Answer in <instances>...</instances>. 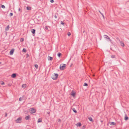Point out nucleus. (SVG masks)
Segmentation results:
<instances>
[{
  "mask_svg": "<svg viewBox=\"0 0 129 129\" xmlns=\"http://www.w3.org/2000/svg\"><path fill=\"white\" fill-rule=\"evenodd\" d=\"M77 126H80L81 125V123L80 122L77 123Z\"/></svg>",
  "mask_w": 129,
  "mask_h": 129,
  "instance_id": "nucleus-18",
  "label": "nucleus"
},
{
  "mask_svg": "<svg viewBox=\"0 0 129 129\" xmlns=\"http://www.w3.org/2000/svg\"><path fill=\"white\" fill-rule=\"evenodd\" d=\"M0 83L2 85H4L5 84L4 82L3 81H1Z\"/></svg>",
  "mask_w": 129,
  "mask_h": 129,
  "instance_id": "nucleus-26",
  "label": "nucleus"
},
{
  "mask_svg": "<svg viewBox=\"0 0 129 129\" xmlns=\"http://www.w3.org/2000/svg\"><path fill=\"white\" fill-rule=\"evenodd\" d=\"M50 2L51 3H53L54 2L53 0H50Z\"/></svg>",
  "mask_w": 129,
  "mask_h": 129,
  "instance_id": "nucleus-36",
  "label": "nucleus"
},
{
  "mask_svg": "<svg viewBox=\"0 0 129 129\" xmlns=\"http://www.w3.org/2000/svg\"><path fill=\"white\" fill-rule=\"evenodd\" d=\"M24 39L23 38H21L20 39V41L21 42H23L24 41Z\"/></svg>",
  "mask_w": 129,
  "mask_h": 129,
  "instance_id": "nucleus-33",
  "label": "nucleus"
},
{
  "mask_svg": "<svg viewBox=\"0 0 129 129\" xmlns=\"http://www.w3.org/2000/svg\"><path fill=\"white\" fill-rule=\"evenodd\" d=\"M0 93H1V92H0Z\"/></svg>",
  "mask_w": 129,
  "mask_h": 129,
  "instance_id": "nucleus-47",
  "label": "nucleus"
},
{
  "mask_svg": "<svg viewBox=\"0 0 129 129\" xmlns=\"http://www.w3.org/2000/svg\"><path fill=\"white\" fill-rule=\"evenodd\" d=\"M111 57L113 58H115V55H112L111 56Z\"/></svg>",
  "mask_w": 129,
  "mask_h": 129,
  "instance_id": "nucleus-30",
  "label": "nucleus"
},
{
  "mask_svg": "<svg viewBox=\"0 0 129 129\" xmlns=\"http://www.w3.org/2000/svg\"><path fill=\"white\" fill-rule=\"evenodd\" d=\"M37 122L38 123L41 122H42V119L41 118H39Z\"/></svg>",
  "mask_w": 129,
  "mask_h": 129,
  "instance_id": "nucleus-16",
  "label": "nucleus"
},
{
  "mask_svg": "<svg viewBox=\"0 0 129 129\" xmlns=\"http://www.w3.org/2000/svg\"><path fill=\"white\" fill-rule=\"evenodd\" d=\"M61 55V53L60 52H59L57 54V56L58 57H60Z\"/></svg>",
  "mask_w": 129,
  "mask_h": 129,
  "instance_id": "nucleus-24",
  "label": "nucleus"
},
{
  "mask_svg": "<svg viewBox=\"0 0 129 129\" xmlns=\"http://www.w3.org/2000/svg\"><path fill=\"white\" fill-rule=\"evenodd\" d=\"M54 17L55 18H57V16L56 15H55L54 16Z\"/></svg>",
  "mask_w": 129,
  "mask_h": 129,
  "instance_id": "nucleus-39",
  "label": "nucleus"
},
{
  "mask_svg": "<svg viewBox=\"0 0 129 129\" xmlns=\"http://www.w3.org/2000/svg\"><path fill=\"white\" fill-rule=\"evenodd\" d=\"M16 76V73L13 74L11 75V77L13 78H15Z\"/></svg>",
  "mask_w": 129,
  "mask_h": 129,
  "instance_id": "nucleus-9",
  "label": "nucleus"
},
{
  "mask_svg": "<svg viewBox=\"0 0 129 129\" xmlns=\"http://www.w3.org/2000/svg\"><path fill=\"white\" fill-rule=\"evenodd\" d=\"M30 31L33 34V36H35V33L36 30L34 29H31L30 30Z\"/></svg>",
  "mask_w": 129,
  "mask_h": 129,
  "instance_id": "nucleus-7",
  "label": "nucleus"
},
{
  "mask_svg": "<svg viewBox=\"0 0 129 129\" xmlns=\"http://www.w3.org/2000/svg\"><path fill=\"white\" fill-rule=\"evenodd\" d=\"M8 85L9 86H11V84H8Z\"/></svg>",
  "mask_w": 129,
  "mask_h": 129,
  "instance_id": "nucleus-40",
  "label": "nucleus"
},
{
  "mask_svg": "<svg viewBox=\"0 0 129 129\" xmlns=\"http://www.w3.org/2000/svg\"><path fill=\"white\" fill-rule=\"evenodd\" d=\"M75 92H74L73 91H72L71 93V95H72L73 97H74L75 96Z\"/></svg>",
  "mask_w": 129,
  "mask_h": 129,
  "instance_id": "nucleus-10",
  "label": "nucleus"
},
{
  "mask_svg": "<svg viewBox=\"0 0 129 129\" xmlns=\"http://www.w3.org/2000/svg\"><path fill=\"white\" fill-rule=\"evenodd\" d=\"M120 43L121 45V46L122 47H124V44L123 42H120Z\"/></svg>",
  "mask_w": 129,
  "mask_h": 129,
  "instance_id": "nucleus-14",
  "label": "nucleus"
},
{
  "mask_svg": "<svg viewBox=\"0 0 129 129\" xmlns=\"http://www.w3.org/2000/svg\"><path fill=\"white\" fill-rule=\"evenodd\" d=\"M22 52H26V50L25 48H23V49L22 50Z\"/></svg>",
  "mask_w": 129,
  "mask_h": 129,
  "instance_id": "nucleus-25",
  "label": "nucleus"
},
{
  "mask_svg": "<svg viewBox=\"0 0 129 129\" xmlns=\"http://www.w3.org/2000/svg\"><path fill=\"white\" fill-rule=\"evenodd\" d=\"M30 117L29 115L26 116L25 117V119L26 120H28L29 118H30Z\"/></svg>",
  "mask_w": 129,
  "mask_h": 129,
  "instance_id": "nucleus-12",
  "label": "nucleus"
},
{
  "mask_svg": "<svg viewBox=\"0 0 129 129\" xmlns=\"http://www.w3.org/2000/svg\"><path fill=\"white\" fill-rule=\"evenodd\" d=\"M99 12L101 14V15H102L103 18H104V15L102 13L100 10H99Z\"/></svg>",
  "mask_w": 129,
  "mask_h": 129,
  "instance_id": "nucleus-23",
  "label": "nucleus"
},
{
  "mask_svg": "<svg viewBox=\"0 0 129 129\" xmlns=\"http://www.w3.org/2000/svg\"><path fill=\"white\" fill-rule=\"evenodd\" d=\"M101 122H103V121H101Z\"/></svg>",
  "mask_w": 129,
  "mask_h": 129,
  "instance_id": "nucleus-44",
  "label": "nucleus"
},
{
  "mask_svg": "<svg viewBox=\"0 0 129 129\" xmlns=\"http://www.w3.org/2000/svg\"><path fill=\"white\" fill-rule=\"evenodd\" d=\"M104 37L105 39L108 41H109L110 42H111V40L110 39V37H109L108 36L105 35L104 36Z\"/></svg>",
  "mask_w": 129,
  "mask_h": 129,
  "instance_id": "nucleus-5",
  "label": "nucleus"
},
{
  "mask_svg": "<svg viewBox=\"0 0 129 129\" xmlns=\"http://www.w3.org/2000/svg\"><path fill=\"white\" fill-rule=\"evenodd\" d=\"M7 113H5V117H6L7 115Z\"/></svg>",
  "mask_w": 129,
  "mask_h": 129,
  "instance_id": "nucleus-37",
  "label": "nucleus"
},
{
  "mask_svg": "<svg viewBox=\"0 0 129 129\" xmlns=\"http://www.w3.org/2000/svg\"><path fill=\"white\" fill-rule=\"evenodd\" d=\"M72 110L75 113H77V111L75 110V108H72Z\"/></svg>",
  "mask_w": 129,
  "mask_h": 129,
  "instance_id": "nucleus-17",
  "label": "nucleus"
},
{
  "mask_svg": "<svg viewBox=\"0 0 129 129\" xmlns=\"http://www.w3.org/2000/svg\"><path fill=\"white\" fill-rule=\"evenodd\" d=\"M2 62H0V64H1Z\"/></svg>",
  "mask_w": 129,
  "mask_h": 129,
  "instance_id": "nucleus-46",
  "label": "nucleus"
},
{
  "mask_svg": "<svg viewBox=\"0 0 129 129\" xmlns=\"http://www.w3.org/2000/svg\"><path fill=\"white\" fill-rule=\"evenodd\" d=\"M88 119L89 120L93 122V120H92V119L91 117H89L88 118Z\"/></svg>",
  "mask_w": 129,
  "mask_h": 129,
  "instance_id": "nucleus-19",
  "label": "nucleus"
},
{
  "mask_svg": "<svg viewBox=\"0 0 129 129\" xmlns=\"http://www.w3.org/2000/svg\"><path fill=\"white\" fill-rule=\"evenodd\" d=\"M22 98L21 97H20L19 99V101H21L22 100Z\"/></svg>",
  "mask_w": 129,
  "mask_h": 129,
  "instance_id": "nucleus-35",
  "label": "nucleus"
},
{
  "mask_svg": "<svg viewBox=\"0 0 129 129\" xmlns=\"http://www.w3.org/2000/svg\"><path fill=\"white\" fill-rule=\"evenodd\" d=\"M29 111L30 113L33 114L36 112V110L34 108H30Z\"/></svg>",
  "mask_w": 129,
  "mask_h": 129,
  "instance_id": "nucleus-4",
  "label": "nucleus"
},
{
  "mask_svg": "<svg viewBox=\"0 0 129 129\" xmlns=\"http://www.w3.org/2000/svg\"><path fill=\"white\" fill-rule=\"evenodd\" d=\"M58 120H59V121H61V120L60 119H58Z\"/></svg>",
  "mask_w": 129,
  "mask_h": 129,
  "instance_id": "nucleus-42",
  "label": "nucleus"
},
{
  "mask_svg": "<svg viewBox=\"0 0 129 129\" xmlns=\"http://www.w3.org/2000/svg\"><path fill=\"white\" fill-rule=\"evenodd\" d=\"M48 24L46 22H45L43 23V27L45 30H48Z\"/></svg>",
  "mask_w": 129,
  "mask_h": 129,
  "instance_id": "nucleus-3",
  "label": "nucleus"
},
{
  "mask_svg": "<svg viewBox=\"0 0 129 129\" xmlns=\"http://www.w3.org/2000/svg\"><path fill=\"white\" fill-rule=\"evenodd\" d=\"M128 119V117L126 115H125V116L124 118V120H127Z\"/></svg>",
  "mask_w": 129,
  "mask_h": 129,
  "instance_id": "nucleus-21",
  "label": "nucleus"
},
{
  "mask_svg": "<svg viewBox=\"0 0 129 129\" xmlns=\"http://www.w3.org/2000/svg\"><path fill=\"white\" fill-rule=\"evenodd\" d=\"M83 85L84 86H88V85L86 83H85Z\"/></svg>",
  "mask_w": 129,
  "mask_h": 129,
  "instance_id": "nucleus-28",
  "label": "nucleus"
},
{
  "mask_svg": "<svg viewBox=\"0 0 129 129\" xmlns=\"http://www.w3.org/2000/svg\"><path fill=\"white\" fill-rule=\"evenodd\" d=\"M1 7L3 8H5V6L4 5H1Z\"/></svg>",
  "mask_w": 129,
  "mask_h": 129,
  "instance_id": "nucleus-32",
  "label": "nucleus"
},
{
  "mask_svg": "<svg viewBox=\"0 0 129 129\" xmlns=\"http://www.w3.org/2000/svg\"><path fill=\"white\" fill-rule=\"evenodd\" d=\"M67 35L69 36L71 35L70 33V32H68L67 33Z\"/></svg>",
  "mask_w": 129,
  "mask_h": 129,
  "instance_id": "nucleus-31",
  "label": "nucleus"
},
{
  "mask_svg": "<svg viewBox=\"0 0 129 129\" xmlns=\"http://www.w3.org/2000/svg\"><path fill=\"white\" fill-rule=\"evenodd\" d=\"M13 15V14L12 13H11L9 14V16H12Z\"/></svg>",
  "mask_w": 129,
  "mask_h": 129,
  "instance_id": "nucleus-34",
  "label": "nucleus"
},
{
  "mask_svg": "<svg viewBox=\"0 0 129 129\" xmlns=\"http://www.w3.org/2000/svg\"><path fill=\"white\" fill-rule=\"evenodd\" d=\"M85 126L84 125H83L82 127V128L84 129V127H85Z\"/></svg>",
  "mask_w": 129,
  "mask_h": 129,
  "instance_id": "nucleus-41",
  "label": "nucleus"
},
{
  "mask_svg": "<svg viewBox=\"0 0 129 129\" xmlns=\"http://www.w3.org/2000/svg\"><path fill=\"white\" fill-rule=\"evenodd\" d=\"M35 67L36 68V69H38V66L37 64H36L35 65Z\"/></svg>",
  "mask_w": 129,
  "mask_h": 129,
  "instance_id": "nucleus-27",
  "label": "nucleus"
},
{
  "mask_svg": "<svg viewBox=\"0 0 129 129\" xmlns=\"http://www.w3.org/2000/svg\"><path fill=\"white\" fill-rule=\"evenodd\" d=\"M85 33H86V32L85 31V30H84L83 32V33L84 34V36H85Z\"/></svg>",
  "mask_w": 129,
  "mask_h": 129,
  "instance_id": "nucleus-38",
  "label": "nucleus"
},
{
  "mask_svg": "<svg viewBox=\"0 0 129 129\" xmlns=\"http://www.w3.org/2000/svg\"><path fill=\"white\" fill-rule=\"evenodd\" d=\"M20 8H19V9H18V10L19 11H20Z\"/></svg>",
  "mask_w": 129,
  "mask_h": 129,
  "instance_id": "nucleus-43",
  "label": "nucleus"
},
{
  "mask_svg": "<svg viewBox=\"0 0 129 129\" xmlns=\"http://www.w3.org/2000/svg\"><path fill=\"white\" fill-rule=\"evenodd\" d=\"M26 9L27 10H30L31 9V7L29 6H27L26 7Z\"/></svg>",
  "mask_w": 129,
  "mask_h": 129,
  "instance_id": "nucleus-13",
  "label": "nucleus"
},
{
  "mask_svg": "<svg viewBox=\"0 0 129 129\" xmlns=\"http://www.w3.org/2000/svg\"><path fill=\"white\" fill-rule=\"evenodd\" d=\"M14 49L13 48L10 51V54L11 55H12L14 52Z\"/></svg>",
  "mask_w": 129,
  "mask_h": 129,
  "instance_id": "nucleus-8",
  "label": "nucleus"
},
{
  "mask_svg": "<svg viewBox=\"0 0 129 129\" xmlns=\"http://www.w3.org/2000/svg\"><path fill=\"white\" fill-rule=\"evenodd\" d=\"M26 86V84H23L22 85V88H25Z\"/></svg>",
  "mask_w": 129,
  "mask_h": 129,
  "instance_id": "nucleus-22",
  "label": "nucleus"
},
{
  "mask_svg": "<svg viewBox=\"0 0 129 129\" xmlns=\"http://www.w3.org/2000/svg\"><path fill=\"white\" fill-rule=\"evenodd\" d=\"M58 74H57L54 73L52 76V78L54 80H56L58 76Z\"/></svg>",
  "mask_w": 129,
  "mask_h": 129,
  "instance_id": "nucleus-1",
  "label": "nucleus"
},
{
  "mask_svg": "<svg viewBox=\"0 0 129 129\" xmlns=\"http://www.w3.org/2000/svg\"><path fill=\"white\" fill-rule=\"evenodd\" d=\"M66 65L65 64H61L59 67L60 69L61 70H63L65 68V67L66 66Z\"/></svg>",
  "mask_w": 129,
  "mask_h": 129,
  "instance_id": "nucleus-2",
  "label": "nucleus"
},
{
  "mask_svg": "<svg viewBox=\"0 0 129 129\" xmlns=\"http://www.w3.org/2000/svg\"><path fill=\"white\" fill-rule=\"evenodd\" d=\"M9 28L10 27L9 25H8L5 28V31H7L9 30Z\"/></svg>",
  "mask_w": 129,
  "mask_h": 129,
  "instance_id": "nucleus-11",
  "label": "nucleus"
},
{
  "mask_svg": "<svg viewBox=\"0 0 129 129\" xmlns=\"http://www.w3.org/2000/svg\"><path fill=\"white\" fill-rule=\"evenodd\" d=\"M110 124L111 125H115L116 123L114 122H111L110 123Z\"/></svg>",
  "mask_w": 129,
  "mask_h": 129,
  "instance_id": "nucleus-15",
  "label": "nucleus"
},
{
  "mask_svg": "<svg viewBox=\"0 0 129 129\" xmlns=\"http://www.w3.org/2000/svg\"><path fill=\"white\" fill-rule=\"evenodd\" d=\"M21 120L22 118L21 117H19L15 120V121L17 123H20L21 122Z\"/></svg>",
  "mask_w": 129,
  "mask_h": 129,
  "instance_id": "nucleus-6",
  "label": "nucleus"
},
{
  "mask_svg": "<svg viewBox=\"0 0 129 129\" xmlns=\"http://www.w3.org/2000/svg\"><path fill=\"white\" fill-rule=\"evenodd\" d=\"M60 22L61 24L63 25H64V23L63 22L61 21Z\"/></svg>",
  "mask_w": 129,
  "mask_h": 129,
  "instance_id": "nucleus-29",
  "label": "nucleus"
},
{
  "mask_svg": "<svg viewBox=\"0 0 129 129\" xmlns=\"http://www.w3.org/2000/svg\"><path fill=\"white\" fill-rule=\"evenodd\" d=\"M28 111H27L26 112V113H28Z\"/></svg>",
  "mask_w": 129,
  "mask_h": 129,
  "instance_id": "nucleus-45",
  "label": "nucleus"
},
{
  "mask_svg": "<svg viewBox=\"0 0 129 129\" xmlns=\"http://www.w3.org/2000/svg\"><path fill=\"white\" fill-rule=\"evenodd\" d=\"M53 59V58L51 56H49V60H52Z\"/></svg>",
  "mask_w": 129,
  "mask_h": 129,
  "instance_id": "nucleus-20",
  "label": "nucleus"
}]
</instances>
